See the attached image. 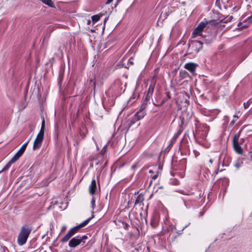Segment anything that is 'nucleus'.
<instances>
[{
	"instance_id": "6e6552de",
	"label": "nucleus",
	"mask_w": 252,
	"mask_h": 252,
	"mask_svg": "<svg viewBox=\"0 0 252 252\" xmlns=\"http://www.w3.org/2000/svg\"><path fill=\"white\" fill-rule=\"evenodd\" d=\"M156 83V80L153 78L151 80V84L149 85V88L147 91V93L146 94V96L145 97V100L143 102L145 103H147V102L152 98V96L153 95V94L155 89V87Z\"/></svg>"
},
{
	"instance_id": "ddd939ff",
	"label": "nucleus",
	"mask_w": 252,
	"mask_h": 252,
	"mask_svg": "<svg viewBox=\"0 0 252 252\" xmlns=\"http://www.w3.org/2000/svg\"><path fill=\"white\" fill-rule=\"evenodd\" d=\"M16 160L12 158L10 161L6 164V165L3 168V169L0 171V172L4 171L9 168L11 165L14 163Z\"/></svg>"
},
{
	"instance_id": "7c9ffc66",
	"label": "nucleus",
	"mask_w": 252,
	"mask_h": 252,
	"mask_svg": "<svg viewBox=\"0 0 252 252\" xmlns=\"http://www.w3.org/2000/svg\"><path fill=\"white\" fill-rule=\"evenodd\" d=\"M91 23V20H87V24L89 25H90Z\"/></svg>"
},
{
	"instance_id": "aec40b11",
	"label": "nucleus",
	"mask_w": 252,
	"mask_h": 252,
	"mask_svg": "<svg viewBox=\"0 0 252 252\" xmlns=\"http://www.w3.org/2000/svg\"><path fill=\"white\" fill-rule=\"evenodd\" d=\"M247 4V8L250 9L252 8V0H245Z\"/></svg>"
},
{
	"instance_id": "c85d7f7f",
	"label": "nucleus",
	"mask_w": 252,
	"mask_h": 252,
	"mask_svg": "<svg viewBox=\"0 0 252 252\" xmlns=\"http://www.w3.org/2000/svg\"><path fill=\"white\" fill-rule=\"evenodd\" d=\"M187 73V72L186 71H184L183 72H180V75H184V74H186Z\"/></svg>"
},
{
	"instance_id": "5701e85b",
	"label": "nucleus",
	"mask_w": 252,
	"mask_h": 252,
	"mask_svg": "<svg viewBox=\"0 0 252 252\" xmlns=\"http://www.w3.org/2000/svg\"><path fill=\"white\" fill-rule=\"evenodd\" d=\"M91 203L92 207L93 209H94V207L95 206V199H94V197L92 198Z\"/></svg>"
},
{
	"instance_id": "2eb2a0df",
	"label": "nucleus",
	"mask_w": 252,
	"mask_h": 252,
	"mask_svg": "<svg viewBox=\"0 0 252 252\" xmlns=\"http://www.w3.org/2000/svg\"><path fill=\"white\" fill-rule=\"evenodd\" d=\"M144 200V195L142 194H139L135 201V204H138L142 203V202Z\"/></svg>"
},
{
	"instance_id": "473e14b6",
	"label": "nucleus",
	"mask_w": 252,
	"mask_h": 252,
	"mask_svg": "<svg viewBox=\"0 0 252 252\" xmlns=\"http://www.w3.org/2000/svg\"><path fill=\"white\" fill-rule=\"evenodd\" d=\"M149 173H151V174H153V171L152 170H149Z\"/></svg>"
},
{
	"instance_id": "a211bd4d",
	"label": "nucleus",
	"mask_w": 252,
	"mask_h": 252,
	"mask_svg": "<svg viewBox=\"0 0 252 252\" xmlns=\"http://www.w3.org/2000/svg\"><path fill=\"white\" fill-rule=\"evenodd\" d=\"M100 16L98 15H95L92 17V20L93 23H96L99 20Z\"/></svg>"
},
{
	"instance_id": "bb28decb",
	"label": "nucleus",
	"mask_w": 252,
	"mask_h": 252,
	"mask_svg": "<svg viewBox=\"0 0 252 252\" xmlns=\"http://www.w3.org/2000/svg\"><path fill=\"white\" fill-rule=\"evenodd\" d=\"M66 229V226L64 225L62 227L61 232H63Z\"/></svg>"
},
{
	"instance_id": "9d476101",
	"label": "nucleus",
	"mask_w": 252,
	"mask_h": 252,
	"mask_svg": "<svg viewBox=\"0 0 252 252\" xmlns=\"http://www.w3.org/2000/svg\"><path fill=\"white\" fill-rule=\"evenodd\" d=\"M31 139H29L28 141L24 143L21 148L19 149V150L15 154V155L14 156V157L12 158L13 159H14L16 161L19 158L23 155V154L24 153L26 147L29 143Z\"/></svg>"
},
{
	"instance_id": "7ed1b4c3",
	"label": "nucleus",
	"mask_w": 252,
	"mask_h": 252,
	"mask_svg": "<svg viewBox=\"0 0 252 252\" xmlns=\"http://www.w3.org/2000/svg\"><path fill=\"white\" fill-rule=\"evenodd\" d=\"M45 120L43 118L41 123V126L40 130L37 134L33 145V150H35L39 149L44 139V129H45Z\"/></svg>"
},
{
	"instance_id": "6ab92c4d",
	"label": "nucleus",
	"mask_w": 252,
	"mask_h": 252,
	"mask_svg": "<svg viewBox=\"0 0 252 252\" xmlns=\"http://www.w3.org/2000/svg\"><path fill=\"white\" fill-rule=\"evenodd\" d=\"M252 103V98L250 99L247 102H244L243 104L244 107L246 109Z\"/></svg>"
},
{
	"instance_id": "39448f33",
	"label": "nucleus",
	"mask_w": 252,
	"mask_h": 252,
	"mask_svg": "<svg viewBox=\"0 0 252 252\" xmlns=\"http://www.w3.org/2000/svg\"><path fill=\"white\" fill-rule=\"evenodd\" d=\"M208 23L206 21L200 22L192 32L191 37L194 38L198 36H202V32L206 28Z\"/></svg>"
},
{
	"instance_id": "b1692460",
	"label": "nucleus",
	"mask_w": 252,
	"mask_h": 252,
	"mask_svg": "<svg viewBox=\"0 0 252 252\" xmlns=\"http://www.w3.org/2000/svg\"><path fill=\"white\" fill-rule=\"evenodd\" d=\"M181 192L182 193L184 194H185V195H191V194H192V192H190V193L187 192H186L185 191H182Z\"/></svg>"
},
{
	"instance_id": "f257e3e1",
	"label": "nucleus",
	"mask_w": 252,
	"mask_h": 252,
	"mask_svg": "<svg viewBox=\"0 0 252 252\" xmlns=\"http://www.w3.org/2000/svg\"><path fill=\"white\" fill-rule=\"evenodd\" d=\"M32 230V227L29 225H24L21 227L17 237V243L19 246L26 244Z\"/></svg>"
},
{
	"instance_id": "0eeeda50",
	"label": "nucleus",
	"mask_w": 252,
	"mask_h": 252,
	"mask_svg": "<svg viewBox=\"0 0 252 252\" xmlns=\"http://www.w3.org/2000/svg\"><path fill=\"white\" fill-rule=\"evenodd\" d=\"M239 138V134H236L233 136V138H232L233 147V149L236 153H237L238 154L242 155L243 154V150L239 143V141H238Z\"/></svg>"
},
{
	"instance_id": "1a4fd4ad",
	"label": "nucleus",
	"mask_w": 252,
	"mask_h": 252,
	"mask_svg": "<svg viewBox=\"0 0 252 252\" xmlns=\"http://www.w3.org/2000/svg\"><path fill=\"white\" fill-rule=\"evenodd\" d=\"M147 105V103L143 102L141 105V108L133 116L136 120L139 121L144 118L146 114L144 109L146 107Z\"/></svg>"
},
{
	"instance_id": "a878e982",
	"label": "nucleus",
	"mask_w": 252,
	"mask_h": 252,
	"mask_svg": "<svg viewBox=\"0 0 252 252\" xmlns=\"http://www.w3.org/2000/svg\"><path fill=\"white\" fill-rule=\"evenodd\" d=\"M193 153L196 157L199 155V153L196 150H193Z\"/></svg>"
},
{
	"instance_id": "423d86ee",
	"label": "nucleus",
	"mask_w": 252,
	"mask_h": 252,
	"mask_svg": "<svg viewBox=\"0 0 252 252\" xmlns=\"http://www.w3.org/2000/svg\"><path fill=\"white\" fill-rule=\"evenodd\" d=\"M87 239L88 237L86 235L77 236L72 238L69 241L68 246L71 248H74L76 246L80 244L82 242H83V243H85V242L84 241V240H86Z\"/></svg>"
},
{
	"instance_id": "20e7f679",
	"label": "nucleus",
	"mask_w": 252,
	"mask_h": 252,
	"mask_svg": "<svg viewBox=\"0 0 252 252\" xmlns=\"http://www.w3.org/2000/svg\"><path fill=\"white\" fill-rule=\"evenodd\" d=\"M204 37L203 36V41H200L196 40H192L189 42V49L192 51L191 53L198 52L202 49L203 42L206 44H209L211 43V40L205 39Z\"/></svg>"
},
{
	"instance_id": "f8f14e48",
	"label": "nucleus",
	"mask_w": 252,
	"mask_h": 252,
	"mask_svg": "<svg viewBox=\"0 0 252 252\" xmlns=\"http://www.w3.org/2000/svg\"><path fill=\"white\" fill-rule=\"evenodd\" d=\"M96 181L94 179H93L89 188L90 194L92 195H94L96 192Z\"/></svg>"
},
{
	"instance_id": "2f4dec72",
	"label": "nucleus",
	"mask_w": 252,
	"mask_h": 252,
	"mask_svg": "<svg viewBox=\"0 0 252 252\" xmlns=\"http://www.w3.org/2000/svg\"><path fill=\"white\" fill-rule=\"evenodd\" d=\"M209 162L212 164V162H213V160H212V159H210L209 160Z\"/></svg>"
},
{
	"instance_id": "cd10ccee",
	"label": "nucleus",
	"mask_w": 252,
	"mask_h": 252,
	"mask_svg": "<svg viewBox=\"0 0 252 252\" xmlns=\"http://www.w3.org/2000/svg\"><path fill=\"white\" fill-rule=\"evenodd\" d=\"M113 0H107V1L106 2V4H109Z\"/></svg>"
},
{
	"instance_id": "9b49d317",
	"label": "nucleus",
	"mask_w": 252,
	"mask_h": 252,
	"mask_svg": "<svg viewBox=\"0 0 252 252\" xmlns=\"http://www.w3.org/2000/svg\"><path fill=\"white\" fill-rule=\"evenodd\" d=\"M197 64L193 63H189L185 64L184 67L193 74L196 70Z\"/></svg>"
},
{
	"instance_id": "4be33fe9",
	"label": "nucleus",
	"mask_w": 252,
	"mask_h": 252,
	"mask_svg": "<svg viewBox=\"0 0 252 252\" xmlns=\"http://www.w3.org/2000/svg\"><path fill=\"white\" fill-rule=\"evenodd\" d=\"M237 119H238V117L237 116L234 115V119L232 121H231V122H230V125L233 126L236 120Z\"/></svg>"
},
{
	"instance_id": "f704fd0d",
	"label": "nucleus",
	"mask_w": 252,
	"mask_h": 252,
	"mask_svg": "<svg viewBox=\"0 0 252 252\" xmlns=\"http://www.w3.org/2000/svg\"><path fill=\"white\" fill-rule=\"evenodd\" d=\"M130 63L131 64H133V63H132V62H130Z\"/></svg>"
},
{
	"instance_id": "393cba45",
	"label": "nucleus",
	"mask_w": 252,
	"mask_h": 252,
	"mask_svg": "<svg viewBox=\"0 0 252 252\" xmlns=\"http://www.w3.org/2000/svg\"><path fill=\"white\" fill-rule=\"evenodd\" d=\"M151 224L153 227H156L157 226V224L154 221H151Z\"/></svg>"
},
{
	"instance_id": "4468645a",
	"label": "nucleus",
	"mask_w": 252,
	"mask_h": 252,
	"mask_svg": "<svg viewBox=\"0 0 252 252\" xmlns=\"http://www.w3.org/2000/svg\"><path fill=\"white\" fill-rule=\"evenodd\" d=\"M182 132V130L181 129V128H180V129H179L177 131V132L174 134V135L173 136V137H172V138L171 139V144H172L173 143L175 142L177 139L178 138L179 136L181 134Z\"/></svg>"
},
{
	"instance_id": "f3484780",
	"label": "nucleus",
	"mask_w": 252,
	"mask_h": 252,
	"mask_svg": "<svg viewBox=\"0 0 252 252\" xmlns=\"http://www.w3.org/2000/svg\"><path fill=\"white\" fill-rule=\"evenodd\" d=\"M43 3L51 7H54V4L52 0H40Z\"/></svg>"
},
{
	"instance_id": "dca6fc26",
	"label": "nucleus",
	"mask_w": 252,
	"mask_h": 252,
	"mask_svg": "<svg viewBox=\"0 0 252 252\" xmlns=\"http://www.w3.org/2000/svg\"><path fill=\"white\" fill-rule=\"evenodd\" d=\"M138 121V120H136L134 119V117L133 116L130 119H129L127 121V124L128 126V128H129L130 126H131L133 125H134L136 122Z\"/></svg>"
},
{
	"instance_id": "f03ea898",
	"label": "nucleus",
	"mask_w": 252,
	"mask_h": 252,
	"mask_svg": "<svg viewBox=\"0 0 252 252\" xmlns=\"http://www.w3.org/2000/svg\"><path fill=\"white\" fill-rule=\"evenodd\" d=\"M91 219L92 218H89L79 225H76L70 229L67 233V234L61 239V242L62 243H65L67 242L70 239V238L76 233H77L81 228L86 226Z\"/></svg>"
},
{
	"instance_id": "412c9836",
	"label": "nucleus",
	"mask_w": 252,
	"mask_h": 252,
	"mask_svg": "<svg viewBox=\"0 0 252 252\" xmlns=\"http://www.w3.org/2000/svg\"><path fill=\"white\" fill-rule=\"evenodd\" d=\"M158 176V173H157V174H154L153 175H151L152 180L151 181V182L150 183V184H149L150 186H151L152 183V180L156 179L157 178Z\"/></svg>"
},
{
	"instance_id": "c756f323",
	"label": "nucleus",
	"mask_w": 252,
	"mask_h": 252,
	"mask_svg": "<svg viewBox=\"0 0 252 252\" xmlns=\"http://www.w3.org/2000/svg\"><path fill=\"white\" fill-rule=\"evenodd\" d=\"M245 139L244 138H242L240 139V143L242 144L244 142Z\"/></svg>"
},
{
	"instance_id": "72a5a7b5",
	"label": "nucleus",
	"mask_w": 252,
	"mask_h": 252,
	"mask_svg": "<svg viewBox=\"0 0 252 252\" xmlns=\"http://www.w3.org/2000/svg\"><path fill=\"white\" fill-rule=\"evenodd\" d=\"M167 97H168V98H170V96H169V94H167Z\"/></svg>"
}]
</instances>
